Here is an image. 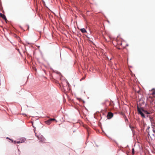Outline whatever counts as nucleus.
I'll return each mask as SVG.
<instances>
[{
    "label": "nucleus",
    "mask_w": 155,
    "mask_h": 155,
    "mask_svg": "<svg viewBox=\"0 0 155 155\" xmlns=\"http://www.w3.org/2000/svg\"><path fill=\"white\" fill-rule=\"evenodd\" d=\"M137 109L138 114H140L142 117H145L143 113L145 114H149L152 112V110L150 108L145 110L142 108H140L137 106Z\"/></svg>",
    "instance_id": "f257e3e1"
},
{
    "label": "nucleus",
    "mask_w": 155,
    "mask_h": 155,
    "mask_svg": "<svg viewBox=\"0 0 155 155\" xmlns=\"http://www.w3.org/2000/svg\"><path fill=\"white\" fill-rule=\"evenodd\" d=\"M26 140V139L25 138H22L20 139L18 141H12L13 143H21L24 142Z\"/></svg>",
    "instance_id": "f03ea898"
},
{
    "label": "nucleus",
    "mask_w": 155,
    "mask_h": 155,
    "mask_svg": "<svg viewBox=\"0 0 155 155\" xmlns=\"http://www.w3.org/2000/svg\"><path fill=\"white\" fill-rule=\"evenodd\" d=\"M37 137L38 139L40 140V142H45V139L41 135L39 136H37Z\"/></svg>",
    "instance_id": "7ed1b4c3"
},
{
    "label": "nucleus",
    "mask_w": 155,
    "mask_h": 155,
    "mask_svg": "<svg viewBox=\"0 0 155 155\" xmlns=\"http://www.w3.org/2000/svg\"><path fill=\"white\" fill-rule=\"evenodd\" d=\"M113 116V114L111 112H108L107 115V117L108 119L111 118Z\"/></svg>",
    "instance_id": "20e7f679"
},
{
    "label": "nucleus",
    "mask_w": 155,
    "mask_h": 155,
    "mask_svg": "<svg viewBox=\"0 0 155 155\" xmlns=\"http://www.w3.org/2000/svg\"><path fill=\"white\" fill-rule=\"evenodd\" d=\"M0 16L2 17L4 20H5V21L7 22V19L6 18L5 16L3 14H2V13H0Z\"/></svg>",
    "instance_id": "39448f33"
},
{
    "label": "nucleus",
    "mask_w": 155,
    "mask_h": 155,
    "mask_svg": "<svg viewBox=\"0 0 155 155\" xmlns=\"http://www.w3.org/2000/svg\"><path fill=\"white\" fill-rule=\"evenodd\" d=\"M137 93L139 94H140V97L139 95L138 96L139 97V99L141 98L142 97V95L141 94V91L140 90H139L137 91Z\"/></svg>",
    "instance_id": "423d86ee"
},
{
    "label": "nucleus",
    "mask_w": 155,
    "mask_h": 155,
    "mask_svg": "<svg viewBox=\"0 0 155 155\" xmlns=\"http://www.w3.org/2000/svg\"><path fill=\"white\" fill-rule=\"evenodd\" d=\"M80 31L83 33H86L87 32L85 29L84 28L81 29Z\"/></svg>",
    "instance_id": "0eeeda50"
},
{
    "label": "nucleus",
    "mask_w": 155,
    "mask_h": 155,
    "mask_svg": "<svg viewBox=\"0 0 155 155\" xmlns=\"http://www.w3.org/2000/svg\"><path fill=\"white\" fill-rule=\"evenodd\" d=\"M45 123L48 125H49L51 123V121H50L49 119L48 120L45 121Z\"/></svg>",
    "instance_id": "6e6552de"
},
{
    "label": "nucleus",
    "mask_w": 155,
    "mask_h": 155,
    "mask_svg": "<svg viewBox=\"0 0 155 155\" xmlns=\"http://www.w3.org/2000/svg\"><path fill=\"white\" fill-rule=\"evenodd\" d=\"M130 128L131 129V130L133 131V135H134L135 132H134V131L133 130V129H134V127H131V126H130Z\"/></svg>",
    "instance_id": "1a4fd4ad"
},
{
    "label": "nucleus",
    "mask_w": 155,
    "mask_h": 155,
    "mask_svg": "<svg viewBox=\"0 0 155 155\" xmlns=\"http://www.w3.org/2000/svg\"><path fill=\"white\" fill-rule=\"evenodd\" d=\"M50 120V121H51V122L52 121H54V120H55V119H54V118H51V119H49Z\"/></svg>",
    "instance_id": "9d476101"
},
{
    "label": "nucleus",
    "mask_w": 155,
    "mask_h": 155,
    "mask_svg": "<svg viewBox=\"0 0 155 155\" xmlns=\"http://www.w3.org/2000/svg\"><path fill=\"white\" fill-rule=\"evenodd\" d=\"M132 154H134V148L132 149Z\"/></svg>",
    "instance_id": "9b49d317"
},
{
    "label": "nucleus",
    "mask_w": 155,
    "mask_h": 155,
    "mask_svg": "<svg viewBox=\"0 0 155 155\" xmlns=\"http://www.w3.org/2000/svg\"><path fill=\"white\" fill-rule=\"evenodd\" d=\"M85 77H86V75H85V77H83V78H82L81 79V80H84V79L85 78Z\"/></svg>",
    "instance_id": "f8f14e48"
},
{
    "label": "nucleus",
    "mask_w": 155,
    "mask_h": 155,
    "mask_svg": "<svg viewBox=\"0 0 155 155\" xmlns=\"http://www.w3.org/2000/svg\"><path fill=\"white\" fill-rule=\"evenodd\" d=\"M153 132L155 133V128L153 129Z\"/></svg>",
    "instance_id": "ddd939ff"
},
{
    "label": "nucleus",
    "mask_w": 155,
    "mask_h": 155,
    "mask_svg": "<svg viewBox=\"0 0 155 155\" xmlns=\"http://www.w3.org/2000/svg\"><path fill=\"white\" fill-rule=\"evenodd\" d=\"M16 37H18L19 39H20V38L18 36H17Z\"/></svg>",
    "instance_id": "4468645a"
},
{
    "label": "nucleus",
    "mask_w": 155,
    "mask_h": 155,
    "mask_svg": "<svg viewBox=\"0 0 155 155\" xmlns=\"http://www.w3.org/2000/svg\"><path fill=\"white\" fill-rule=\"evenodd\" d=\"M122 45V43H120V45Z\"/></svg>",
    "instance_id": "2eb2a0df"
},
{
    "label": "nucleus",
    "mask_w": 155,
    "mask_h": 155,
    "mask_svg": "<svg viewBox=\"0 0 155 155\" xmlns=\"http://www.w3.org/2000/svg\"><path fill=\"white\" fill-rule=\"evenodd\" d=\"M20 28H22L21 27V26H20Z\"/></svg>",
    "instance_id": "dca6fc26"
}]
</instances>
